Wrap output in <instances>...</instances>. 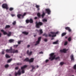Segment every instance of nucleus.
Returning a JSON list of instances; mask_svg holds the SVG:
<instances>
[{
  "label": "nucleus",
  "instance_id": "1",
  "mask_svg": "<svg viewBox=\"0 0 76 76\" xmlns=\"http://www.w3.org/2000/svg\"><path fill=\"white\" fill-rule=\"evenodd\" d=\"M6 53H18V50H15L14 49L13 50L12 47H11L10 49H7L6 50Z\"/></svg>",
  "mask_w": 76,
  "mask_h": 76
},
{
  "label": "nucleus",
  "instance_id": "2",
  "mask_svg": "<svg viewBox=\"0 0 76 76\" xmlns=\"http://www.w3.org/2000/svg\"><path fill=\"white\" fill-rule=\"evenodd\" d=\"M54 55V53H52L50 54V57L49 58V59L51 60V61L53 60L54 59H55V60H60V57H57L56 58V55Z\"/></svg>",
  "mask_w": 76,
  "mask_h": 76
},
{
  "label": "nucleus",
  "instance_id": "3",
  "mask_svg": "<svg viewBox=\"0 0 76 76\" xmlns=\"http://www.w3.org/2000/svg\"><path fill=\"white\" fill-rule=\"evenodd\" d=\"M35 23L36 24V26L37 28H39L40 26H42V25L43 24L42 23L40 22H39L38 23L37 22H36Z\"/></svg>",
  "mask_w": 76,
  "mask_h": 76
},
{
  "label": "nucleus",
  "instance_id": "4",
  "mask_svg": "<svg viewBox=\"0 0 76 76\" xmlns=\"http://www.w3.org/2000/svg\"><path fill=\"white\" fill-rule=\"evenodd\" d=\"M2 7L3 9H6L7 10H8L9 9L8 7V5L6 4H4L2 5Z\"/></svg>",
  "mask_w": 76,
  "mask_h": 76
},
{
  "label": "nucleus",
  "instance_id": "5",
  "mask_svg": "<svg viewBox=\"0 0 76 76\" xmlns=\"http://www.w3.org/2000/svg\"><path fill=\"white\" fill-rule=\"evenodd\" d=\"M27 66H28L27 65H24L23 66L21 67V69L22 70V72L23 73H25V71L23 70L25 68H26V67H27Z\"/></svg>",
  "mask_w": 76,
  "mask_h": 76
},
{
  "label": "nucleus",
  "instance_id": "6",
  "mask_svg": "<svg viewBox=\"0 0 76 76\" xmlns=\"http://www.w3.org/2000/svg\"><path fill=\"white\" fill-rule=\"evenodd\" d=\"M36 31L38 32L39 35H41L43 33V31H42V29H40L39 30H36Z\"/></svg>",
  "mask_w": 76,
  "mask_h": 76
},
{
  "label": "nucleus",
  "instance_id": "7",
  "mask_svg": "<svg viewBox=\"0 0 76 76\" xmlns=\"http://www.w3.org/2000/svg\"><path fill=\"white\" fill-rule=\"evenodd\" d=\"M45 11L48 15H50L51 13V10L48 8L46 9Z\"/></svg>",
  "mask_w": 76,
  "mask_h": 76
},
{
  "label": "nucleus",
  "instance_id": "8",
  "mask_svg": "<svg viewBox=\"0 0 76 76\" xmlns=\"http://www.w3.org/2000/svg\"><path fill=\"white\" fill-rule=\"evenodd\" d=\"M65 29L66 30H68L69 32H70L72 31V30H71L70 27H67L65 28Z\"/></svg>",
  "mask_w": 76,
  "mask_h": 76
},
{
  "label": "nucleus",
  "instance_id": "9",
  "mask_svg": "<svg viewBox=\"0 0 76 76\" xmlns=\"http://www.w3.org/2000/svg\"><path fill=\"white\" fill-rule=\"evenodd\" d=\"M1 31L2 32H3L4 35H7V33L5 31L3 30H1Z\"/></svg>",
  "mask_w": 76,
  "mask_h": 76
},
{
  "label": "nucleus",
  "instance_id": "10",
  "mask_svg": "<svg viewBox=\"0 0 76 76\" xmlns=\"http://www.w3.org/2000/svg\"><path fill=\"white\" fill-rule=\"evenodd\" d=\"M32 52L30 51L29 53V50H28L27 52V54L28 55V56H31V55L32 54Z\"/></svg>",
  "mask_w": 76,
  "mask_h": 76
},
{
  "label": "nucleus",
  "instance_id": "11",
  "mask_svg": "<svg viewBox=\"0 0 76 76\" xmlns=\"http://www.w3.org/2000/svg\"><path fill=\"white\" fill-rule=\"evenodd\" d=\"M34 60V58H31L30 59H29V63H33Z\"/></svg>",
  "mask_w": 76,
  "mask_h": 76
},
{
  "label": "nucleus",
  "instance_id": "12",
  "mask_svg": "<svg viewBox=\"0 0 76 76\" xmlns=\"http://www.w3.org/2000/svg\"><path fill=\"white\" fill-rule=\"evenodd\" d=\"M50 33V34H53V35H54V34L55 35H56V34H58V32L57 31L56 33L54 32H51Z\"/></svg>",
  "mask_w": 76,
  "mask_h": 76
},
{
  "label": "nucleus",
  "instance_id": "13",
  "mask_svg": "<svg viewBox=\"0 0 76 76\" xmlns=\"http://www.w3.org/2000/svg\"><path fill=\"white\" fill-rule=\"evenodd\" d=\"M60 51L61 52V53H66V49H64L63 50H60Z\"/></svg>",
  "mask_w": 76,
  "mask_h": 76
},
{
  "label": "nucleus",
  "instance_id": "14",
  "mask_svg": "<svg viewBox=\"0 0 76 76\" xmlns=\"http://www.w3.org/2000/svg\"><path fill=\"white\" fill-rule=\"evenodd\" d=\"M17 16L19 19H20V17L22 16V15L20 14H18L17 15Z\"/></svg>",
  "mask_w": 76,
  "mask_h": 76
},
{
  "label": "nucleus",
  "instance_id": "15",
  "mask_svg": "<svg viewBox=\"0 0 76 76\" xmlns=\"http://www.w3.org/2000/svg\"><path fill=\"white\" fill-rule=\"evenodd\" d=\"M70 57L71 61H74V58L73 57V55H72L70 56Z\"/></svg>",
  "mask_w": 76,
  "mask_h": 76
},
{
  "label": "nucleus",
  "instance_id": "16",
  "mask_svg": "<svg viewBox=\"0 0 76 76\" xmlns=\"http://www.w3.org/2000/svg\"><path fill=\"white\" fill-rule=\"evenodd\" d=\"M22 33L23 34H24V35H27L28 34V32H26V31H23L22 32Z\"/></svg>",
  "mask_w": 76,
  "mask_h": 76
},
{
  "label": "nucleus",
  "instance_id": "17",
  "mask_svg": "<svg viewBox=\"0 0 76 76\" xmlns=\"http://www.w3.org/2000/svg\"><path fill=\"white\" fill-rule=\"evenodd\" d=\"M7 35L8 37H10L11 35H12V32H9Z\"/></svg>",
  "mask_w": 76,
  "mask_h": 76
},
{
  "label": "nucleus",
  "instance_id": "18",
  "mask_svg": "<svg viewBox=\"0 0 76 76\" xmlns=\"http://www.w3.org/2000/svg\"><path fill=\"white\" fill-rule=\"evenodd\" d=\"M29 22L30 23H32L34 22L32 18H31L30 20H29Z\"/></svg>",
  "mask_w": 76,
  "mask_h": 76
},
{
  "label": "nucleus",
  "instance_id": "19",
  "mask_svg": "<svg viewBox=\"0 0 76 76\" xmlns=\"http://www.w3.org/2000/svg\"><path fill=\"white\" fill-rule=\"evenodd\" d=\"M37 15L39 18H41V14H40V13H38L37 14Z\"/></svg>",
  "mask_w": 76,
  "mask_h": 76
},
{
  "label": "nucleus",
  "instance_id": "20",
  "mask_svg": "<svg viewBox=\"0 0 76 76\" xmlns=\"http://www.w3.org/2000/svg\"><path fill=\"white\" fill-rule=\"evenodd\" d=\"M43 36H45L46 38L48 37V35L46 33H45L43 35Z\"/></svg>",
  "mask_w": 76,
  "mask_h": 76
},
{
  "label": "nucleus",
  "instance_id": "21",
  "mask_svg": "<svg viewBox=\"0 0 76 76\" xmlns=\"http://www.w3.org/2000/svg\"><path fill=\"white\" fill-rule=\"evenodd\" d=\"M28 61L29 62V58H27L24 60V61Z\"/></svg>",
  "mask_w": 76,
  "mask_h": 76
},
{
  "label": "nucleus",
  "instance_id": "22",
  "mask_svg": "<svg viewBox=\"0 0 76 76\" xmlns=\"http://www.w3.org/2000/svg\"><path fill=\"white\" fill-rule=\"evenodd\" d=\"M45 13L43 12L41 15L42 18H44V16H45Z\"/></svg>",
  "mask_w": 76,
  "mask_h": 76
},
{
  "label": "nucleus",
  "instance_id": "23",
  "mask_svg": "<svg viewBox=\"0 0 76 76\" xmlns=\"http://www.w3.org/2000/svg\"><path fill=\"white\" fill-rule=\"evenodd\" d=\"M17 73L18 75H21V72H20V70H19L18 71Z\"/></svg>",
  "mask_w": 76,
  "mask_h": 76
},
{
  "label": "nucleus",
  "instance_id": "24",
  "mask_svg": "<svg viewBox=\"0 0 76 76\" xmlns=\"http://www.w3.org/2000/svg\"><path fill=\"white\" fill-rule=\"evenodd\" d=\"M40 42H39V41L37 40V41L36 42V44H35V45H38V44H39V43Z\"/></svg>",
  "mask_w": 76,
  "mask_h": 76
},
{
  "label": "nucleus",
  "instance_id": "25",
  "mask_svg": "<svg viewBox=\"0 0 76 76\" xmlns=\"http://www.w3.org/2000/svg\"><path fill=\"white\" fill-rule=\"evenodd\" d=\"M13 41H14V40L13 39H10L9 40V42H10V43L13 42Z\"/></svg>",
  "mask_w": 76,
  "mask_h": 76
},
{
  "label": "nucleus",
  "instance_id": "26",
  "mask_svg": "<svg viewBox=\"0 0 76 76\" xmlns=\"http://www.w3.org/2000/svg\"><path fill=\"white\" fill-rule=\"evenodd\" d=\"M10 28V26L9 25H7L5 27V28Z\"/></svg>",
  "mask_w": 76,
  "mask_h": 76
},
{
  "label": "nucleus",
  "instance_id": "27",
  "mask_svg": "<svg viewBox=\"0 0 76 76\" xmlns=\"http://www.w3.org/2000/svg\"><path fill=\"white\" fill-rule=\"evenodd\" d=\"M66 35V33H62L61 34L62 37H64V35Z\"/></svg>",
  "mask_w": 76,
  "mask_h": 76
},
{
  "label": "nucleus",
  "instance_id": "28",
  "mask_svg": "<svg viewBox=\"0 0 76 76\" xmlns=\"http://www.w3.org/2000/svg\"><path fill=\"white\" fill-rule=\"evenodd\" d=\"M68 40L69 42L71 41L72 40V38L71 37H70L68 38Z\"/></svg>",
  "mask_w": 76,
  "mask_h": 76
},
{
  "label": "nucleus",
  "instance_id": "29",
  "mask_svg": "<svg viewBox=\"0 0 76 76\" xmlns=\"http://www.w3.org/2000/svg\"><path fill=\"white\" fill-rule=\"evenodd\" d=\"M58 43V41H57L53 42V44H57Z\"/></svg>",
  "mask_w": 76,
  "mask_h": 76
},
{
  "label": "nucleus",
  "instance_id": "30",
  "mask_svg": "<svg viewBox=\"0 0 76 76\" xmlns=\"http://www.w3.org/2000/svg\"><path fill=\"white\" fill-rule=\"evenodd\" d=\"M5 56L6 58H10V56H9L7 54H6Z\"/></svg>",
  "mask_w": 76,
  "mask_h": 76
},
{
  "label": "nucleus",
  "instance_id": "31",
  "mask_svg": "<svg viewBox=\"0 0 76 76\" xmlns=\"http://www.w3.org/2000/svg\"><path fill=\"white\" fill-rule=\"evenodd\" d=\"M42 21L43 22H47V19H43Z\"/></svg>",
  "mask_w": 76,
  "mask_h": 76
},
{
  "label": "nucleus",
  "instance_id": "32",
  "mask_svg": "<svg viewBox=\"0 0 76 76\" xmlns=\"http://www.w3.org/2000/svg\"><path fill=\"white\" fill-rule=\"evenodd\" d=\"M26 15V12H25L24 13L23 15H22V17L23 18V17H24V16H25Z\"/></svg>",
  "mask_w": 76,
  "mask_h": 76
},
{
  "label": "nucleus",
  "instance_id": "33",
  "mask_svg": "<svg viewBox=\"0 0 76 76\" xmlns=\"http://www.w3.org/2000/svg\"><path fill=\"white\" fill-rule=\"evenodd\" d=\"M26 23H29V20H26Z\"/></svg>",
  "mask_w": 76,
  "mask_h": 76
},
{
  "label": "nucleus",
  "instance_id": "34",
  "mask_svg": "<svg viewBox=\"0 0 76 76\" xmlns=\"http://www.w3.org/2000/svg\"><path fill=\"white\" fill-rule=\"evenodd\" d=\"M41 39V37H40L38 38V41L40 42Z\"/></svg>",
  "mask_w": 76,
  "mask_h": 76
},
{
  "label": "nucleus",
  "instance_id": "35",
  "mask_svg": "<svg viewBox=\"0 0 76 76\" xmlns=\"http://www.w3.org/2000/svg\"><path fill=\"white\" fill-rule=\"evenodd\" d=\"M17 65V66H19V65H22V63H17L16 64Z\"/></svg>",
  "mask_w": 76,
  "mask_h": 76
},
{
  "label": "nucleus",
  "instance_id": "36",
  "mask_svg": "<svg viewBox=\"0 0 76 76\" xmlns=\"http://www.w3.org/2000/svg\"><path fill=\"white\" fill-rule=\"evenodd\" d=\"M35 7H36V8H39V7L40 6L39 5H37V4H36V6H35Z\"/></svg>",
  "mask_w": 76,
  "mask_h": 76
},
{
  "label": "nucleus",
  "instance_id": "37",
  "mask_svg": "<svg viewBox=\"0 0 76 76\" xmlns=\"http://www.w3.org/2000/svg\"><path fill=\"white\" fill-rule=\"evenodd\" d=\"M13 10V8L12 7H10L9 9V10L10 11H12Z\"/></svg>",
  "mask_w": 76,
  "mask_h": 76
},
{
  "label": "nucleus",
  "instance_id": "38",
  "mask_svg": "<svg viewBox=\"0 0 76 76\" xmlns=\"http://www.w3.org/2000/svg\"><path fill=\"white\" fill-rule=\"evenodd\" d=\"M18 47V45H14V47L15 48H17V47Z\"/></svg>",
  "mask_w": 76,
  "mask_h": 76
},
{
  "label": "nucleus",
  "instance_id": "39",
  "mask_svg": "<svg viewBox=\"0 0 76 76\" xmlns=\"http://www.w3.org/2000/svg\"><path fill=\"white\" fill-rule=\"evenodd\" d=\"M16 23V21H14L12 23V24L13 25H15Z\"/></svg>",
  "mask_w": 76,
  "mask_h": 76
},
{
  "label": "nucleus",
  "instance_id": "40",
  "mask_svg": "<svg viewBox=\"0 0 76 76\" xmlns=\"http://www.w3.org/2000/svg\"><path fill=\"white\" fill-rule=\"evenodd\" d=\"M60 64L61 66H63L64 64V62H61L60 63Z\"/></svg>",
  "mask_w": 76,
  "mask_h": 76
},
{
  "label": "nucleus",
  "instance_id": "41",
  "mask_svg": "<svg viewBox=\"0 0 76 76\" xmlns=\"http://www.w3.org/2000/svg\"><path fill=\"white\" fill-rule=\"evenodd\" d=\"M44 40L45 42H47V41H48V39L46 38H45L44 39Z\"/></svg>",
  "mask_w": 76,
  "mask_h": 76
},
{
  "label": "nucleus",
  "instance_id": "42",
  "mask_svg": "<svg viewBox=\"0 0 76 76\" xmlns=\"http://www.w3.org/2000/svg\"><path fill=\"white\" fill-rule=\"evenodd\" d=\"M9 67V65L8 64H7L5 65V68H7V67Z\"/></svg>",
  "mask_w": 76,
  "mask_h": 76
},
{
  "label": "nucleus",
  "instance_id": "43",
  "mask_svg": "<svg viewBox=\"0 0 76 76\" xmlns=\"http://www.w3.org/2000/svg\"><path fill=\"white\" fill-rule=\"evenodd\" d=\"M12 61V59H10L8 60V63H10Z\"/></svg>",
  "mask_w": 76,
  "mask_h": 76
},
{
  "label": "nucleus",
  "instance_id": "44",
  "mask_svg": "<svg viewBox=\"0 0 76 76\" xmlns=\"http://www.w3.org/2000/svg\"><path fill=\"white\" fill-rule=\"evenodd\" d=\"M74 69H76V64H75V65L74 66Z\"/></svg>",
  "mask_w": 76,
  "mask_h": 76
},
{
  "label": "nucleus",
  "instance_id": "45",
  "mask_svg": "<svg viewBox=\"0 0 76 76\" xmlns=\"http://www.w3.org/2000/svg\"><path fill=\"white\" fill-rule=\"evenodd\" d=\"M67 42H65L64 45H67Z\"/></svg>",
  "mask_w": 76,
  "mask_h": 76
},
{
  "label": "nucleus",
  "instance_id": "46",
  "mask_svg": "<svg viewBox=\"0 0 76 76\" xmlns=\"http://www.w3.org/2000/svg\"><path fill=\"white\" fill-rule=\"evenodd\" d=\"M18 69L19 68L18 67V66L16 67L15 68V70H18Z\"/></svg>",
  "mask_w": 76,
  "mask_h": 76
},
{
  "label": "nucleus",
  "instance_id": "47",
  "mask_svg": "<svg viewBox=\"0 0 76 76\" xmlns=\"http://www.w3.org/2000/svg\"><path fill=\"white\" fill-rule=\"evenodd\" d=\"M54 35H53L52 36H51V37H56V34H53Z\"/></svg>",
  "mask_w": 76,
  "mask_h": 76
},
{
  "label": "nucleus",
  "instance_id": "48",
  "mask_svg": "<svg viewBox=\"0 0 76 76\" xmlns=\"http://www.w3.org/2000/svg\"><path fill=\"white\" fill-rule=\"evenodd\" d=\"M48 35V37H51V34H49Z\"/></svg>",
  "mask_w": 76,
  "mask_h": 76
},
{
  "label": "nucleus",
  "instance_id": "49",
  "mask_svg": "<svg viewBox=\"0 0 76 76\" xmlns=\"http://www.w3.org/2000/svg\"><path fill=\"white\" fill-rule=\"evenodd\" d=\"M21 43V41H19L18 42V44H20Z\"/></svg>",
  "mask_w": 76,
  "mask_h": 76
},
{
  "label": "nucleus",
  "instance_id": "50",
  "mask_svg": "<svg viewBox=\"0 0 76 76\" xmlns=\"http://www.w3.org/2000/svg\"><path fill=\"white\" fill-rule=\"evenodd\" d=\"M48 61H49V60H48V59H47L46 60V61H45L46 63H47V62H48Z\"/></svg>",
  "mask_w": 76,
  "mask_h": 76
},
{
  "label": "nucleus",
  "instance_id": "51",
  "mask_svg": "<svg viewBox=\"0 0 76 76\" xmlns=\"http://www.w3.org/2000/svg\"><path fill=\"white\" fill-rule=\"evenodd\" d=\"M2 54H4V51H2Z\"/></svg>",
  "mask_w": 76,
  "mask_h": 76
},
{
  "label": "nucleus",
  "instance_id": "52",
  "mask_svg": "<svg viewBox=\"0 0 76 76\" xmlns=\"http://www.w3.org/2000/svg\"><path fill=\"white\" fill-rule=\"evenodd\" d=\"M37 19H38V17H35L34 18V19L35 20Z\"/></svg>",
  "mask_w": 76,
  "mask_h": 76
},
{
  "label": "nucleus",
  "instance_id": "53",
  "mask_svg": "<svg viewBox=\"0 0 76 76\" xmlns=\"http://www.w3.org/2000/svg\"><path fill=\"white\" fill-rule=\"evenodd\" d=\"M18 75V74L17 72V73H16L15 74V76H17V75Z\"/></svg>",
  "mask_w": 76,
  "mask_h": 76
},
{
  "label": "nucleus",
  "instance_id": "54",
  "mask_svg": "<svg viewBox=\"0 0 76 76\" xmlns=\"http://www.w3.org/2000/svg\"><path fill=\"white\" fill-rule=\"evenodd\" d=\"M30 47V45H28L27 46V48H29V47Z\"/></svg>",
  "mask_w": 76,
  "mask_h": 76
},
{
  "label": "nucleus",
  "instance_id": "55",
  "mask_svg": "<svg viewBox=\"0 0 76 76\" xmlns=\"http://www.w3.org/2000/svg\"><path fill=\"white\" fill-rule=\"evenodd\" d=\"M39 54H43V52L42 51L39 52Z\"/></svg>",
  "mask_w": 76,
  "mask_h": 76
},
{
  "label": "nucleus",
  "instance_id": "56",
  "mask_svg": "<svg viewBox=\"0 0 76 76\" xmlns=\"http://www.w3.org/2000/svg\"><path fill=\"white\" fill-rule=\"evenodd\" d=\"M37 10L38 11H39V10H40V8H39H39H37Z\"/></svg>",
  "mask_w": 76,
  "mask_h": 76
},
{
  "label": "nucleus",
  "instance_id": "57",
  "mask_svg": "<svg viewBox=\"0 0 76 76\" xmlns=\"http://www.w3.org/2000/svg\"><path fill=\"white\" fill-rule=\"evenodd\" d=\"M19 28H23L22 26H20L19 27Z\"/></svg>",
  "mask_w": 76,
  "mask_h": 76
},
{
  "label": "nucleus",
  "instance_id": "58",
  "mask_svg": "<svg viewBox=\"0 0 76 76\" xmlns=\"http://www.w3.org/2000/svg\"><path fill=\"white\" fill-rule=\"evenodd\" d=\"M34 69H35V67H33L32 68V70H34Z\"/></svg>",
  "mask_w": 76,
  "mask_h": 76
},
{
  "label": "nucleus",
  "instance_id": "59",
  "mask_svg": "<svg viewBox=\"0 0 76 76\" xmlns=\"http://www.w3.org/2000/svg\"><path fill=\"white\" fill-rule=\"evenodd\" d=\"M68 50H69V49H66V51H68Z\"/></svg>",
  "mask_w": 76,
  "mask_h": 76
},
{
  "label": "nucleus",
  "instance_id": "60",
  "mask_svg": "<svg viewBox=\"0 0 76 76\" xmlns=\"http://www.w3.org/2000/svg\"><path fill=\"white\" fill-rule=\"evenodd\" d=\"M31 66L32 67V68L34 67V65H31Z\"/></svg>",
  "mask_w": 76,
  "mask_h": 76
},
{
  "label": "nucleus",
  "instance_id": "61",
  "mask_svg": "<svg viewBox=\"0 0 76 76\" xmlns=\"http://www.w3.org/2000/svg\"><path fill=\"white\" fill-rule=\"evenodd\" d=\"M1 33H0V37H1Z\"/></svg>",
  "mask_w": 76,
  "mask_h": 76
},
{
  "label": "nucleus",
  "instance_id": "62",
  "mask_svg": "<svg viewBox=\"0 0 76 76\" xmlns=\"http://www.w3.org/2000/svg\"><path fill=\"white\" fill-rule=\"evenodd\" d=\"M37 68H38L39 67V66L38 65L37 66Z\"/></svg>",
  "mask_w": 76,
  "mask_h": 76
},
{
  "label": "nucleus",
  "instance_id": "63",
  "mask_svg": "<svg viewBox=\"0 0 76 76\" xmlns=\"http://www.w3.org/2000/svg\"><path fill=\"white\" fill-rule=\"evenodd\" d=\"M12 15V17H13L15 16L14 15Z\"/></svg>",
  "mask_w": 76,
  "mask_h": 76
},
{
  "label": "nucleus",
  "instance_id": "64",
  "mask_svg": "<svg viewBox=\"0 0 76 76\" xmlns=\"http://www.w3.org/2000/svg\"><path fill=\"white\" fill-rule=\"evenodd\" d=\"M9 76H12V75L11 74H10L9 75Z\"/></svg>",
  "mask_w": 76,
  "mask_h": 76
}]
</instances>
